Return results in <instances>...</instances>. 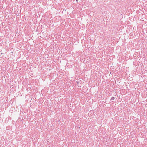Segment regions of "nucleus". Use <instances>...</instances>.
Masks as SVG:
<instances>
[{
	"mask_svg": "<svg viewBox=\"0 0 147 147\" xmlns=\"http://www.w3.org/2000/svg\"><path fill=\"white\" fill-rule=\"evenodd\" d=\"M114 99H115V97H112L111 99V100H114Z\"/></svg>",
	"mask_w": 147,
	"mask_h": 147,
	"instance_id": "nucleus-1",
	"label": "nucleus"
},
{
	"mask_svg": "<svg viewBox=\"0 0 147 147\" xmlns=\"http://www.w3.org/2000/svg\"><path fill=\"white\" fill-rule=\"evenodd\" d=\"M76 82L77 83H79V82L78 81H77Z\"/></svg>",
	"mask_w": 147,
	"mask_h": 147,
	"instance_id": "nucleus-2",
	"label": "nucleus"
},
{
	"mask_svg": "<svg viewBox=\"0 0 147 147\" xmlns=\"http://www.w3.org/2000/svg\"><path fill=\"white\" fill-rule=\"evenodd\" d=\"M3 54V53H1V54H0V56H1V54Z\"/></svg>",
	"mask_w": 147,
	"mask_h": 147,
	"instance_id": "nucleus-3",
	"label": "nucleus"
}]
</instances>
